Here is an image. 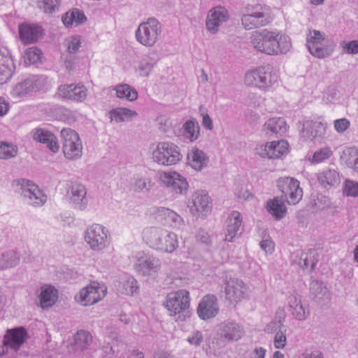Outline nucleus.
<instances>
[{
    "mask_svg": "<svg viewBox=\"0 0 358 358\" xmlns=\"http://www.w3.org/2000/svg\"><path fill=\"white\" fill-rule=\"evenodd\" d=\"M277 80L278 76L269 65L259 66L245 76V83L247 85L264 90L270 87Z\"/></svg>",
    "mask_w": 358,
    "mask_h": 358,
    "instance_id": "9",
    "label": "nucleus"
},
{
    "mask_svg": "<svg viewBox=\"0 0 358 358\" xmlns=\"http://www.w3.org/2000/svg\"><path fill=\"white\" fill-rule=\"evenodd\" d=\"M87 20V17L82 10L78 9H73L68 11L62 17V22L66 27L72 26L73 24L78 25Z\"/></svg>",
    "mask_w": 358,
    "mask_h": 358,
    "instance_id": "43",
    "label": "nucleus"
},
{
    "mask_svg": "<svg viewBox=\"0 0 358 358\" xmlns=\"http://www.w3.org/2000/svg\"><path fill=\"white\" fill-rule=\"evenodd\" d=\"M202 125L203 127H205L206 129L212 130L213 128V122L208 114L202 113Z\"/></svg>",
    "mask_w": 358,
    "mask_h": 358,
    "instance_id": "61",
    "label": "nucleus"
},
{
    "mask_svg": "<svg viewBox=\"0 0 358 358\" xmlns=\"http://www.w3.org/2000/svg\"><path fill=\"white\" fill-rule=\"evenodd\" d=\"M81 44L80 36H71L66 38L64 45L67 48L68 54H76L79 50Z\"/></svg>",
    "mask_w": 358,
    "mask_h": 358,
    "instance_id": "51",
    "label": "nucleus"
},
{
    "mask_svg": "<svg viewBox=\"0 0 358 358\" xmlns=\"http://www.w3.org/2000/svg\"><path fill=\"white\" fill-rule=\"evenodd\" d=\"M138 289L137 281L132 276L127 277L125 280L121 282L120 291L127 295H132L136 293Z\"/></svg>",
    "mask_w": 358,
    "mask_h": 358,
    "instance_id": "48",
    "label": "nucleus"
},
{
    "mask_svg": "<svg viewBox=\"0 0 358 358\" xmlns=\"http://www.w3.org/2000/svg\"><path fill=\"white\" fill-rule=\"evenodd\" d=\"M184 136L191 142L196 141L200 131V127L195 120H187L183 125Z\"/></svg>",
    "mask_w": 358,
    "mask_h": 358,
    "instance_id": "46",
    "label": "nucleus"
},
{
    "mask_svg": "<svg viewBox=\"0 0 358 358\" xmlns=\"http://www.w3.org/2000/svg\"><path fill=\"white\" fill-rule=\"evenodd\" d=\"M224 284L225 297L231 303H236L245 297L247 287L241 280L229 278L226 279Z\"/></svg>",
    "mask_w": 358,
    "mask_h": 358,
    "instance_id": "19",
    "label": "nucleus"
},
{
    "mask_svg": "<svg viewBox=\"0 0 358 358\" xmlns=\"http://www.w3.org/2000/svg\"><path fill=\"white\" fill-rule=\"evenodd\" d=\"M34 140L46 144L47 147L53 152H56L59 150L55 136L49 131L43 129H35L33 134Z\"/></svg>",
    "mask_w": 358,
    "mask_h": 358,
    "instance_id": "35",
    "label": "nucleus"
},
{
    "mask_svg": "<svg viewBox=\"0 0 358 358\" xmlns=\"http://www.w3.org/2000/svg\"><path fill=\"white\" fill-rule=\"evenodd\" d=\"M350 127V121L346 118H341L334 121V128L339 132L343 133Z\"/></svg>",
    "mask_w": 358,
    "mask_h": 358,
    "instance_id": "59",
    "label": "nucleus"
},
{
    "mask_svg": "<svg viewBox=\"0 0 358 358\" xmlns=\"http://www.w3.org/2000/svg\"><path fill=\"white\" fill-rule=\"evenodd\" d=\"M159 60L157 52L150 50L138 62L136 70L140 76L148 77L152 73Z\"/></svg>",
    "mask_w": 358,
    "mask_h": 358,
    "instance_id": "26",
    "label": "nucleus"
},
{
    "mask_svg": "<svg viewBox=\"0 0 358 358\" xmlns=\"http://www.w3.org/2000/svg\"><path fill=\"white\" fill-rule=\"evenodd\" d=\"M159 179L174 194H185L188 190L189 185L186 178L177 172H159Z\"/></svg>",
    "mask_w": 358,
    "mask_h": 358,
    "instance_id": "14",
    "label": "nucleus"
},
{
    "mask_svg": "<svg viewBox=\"0 0 358 358\" xmlns=\"http://www.w3.org/2000/svg\"><path fill=\"white\" fill-rule=\"evenodd\" d=\"M15 70L13 59L6 49H0V85L6 83Z\"/></svg>",
    "mask_w": 358,
    "mask_h": 358,
    "instance_id": "29",
    "label": "nucleus"
},
{
    "mask_svg": "<svg viewBox=\"0 0 358 358\" xmlns=\"http://www.w3.org/2000/svg\"><path fill=\"white\" fill-rule=\"evenodd\" d=\"M92 341V335L88 331L84 330L78 331L74 336L76 347L80 350L87 349Z\"/></svg>",
    "mask_w": 358,
    "mask_h": 358,
    "instance_id": "47",
    "label": "nucleus"
},
{
    "mask_svg": "<svg viewBox=\"0 0 358 358\" xmlns=\"http://www.w3.org/2000/svg\"><path fill=\"white\" fill-rule=\"evenodd\" d=\"M45 83L44 78L33 76L15 85L11 90L10 94L14 99H22L31 92L39 90L45 85Z\"/></svg>",
    "mask_w": 358,
    "mask_h": 358,
    "instance_id": "13",
    "label": "nucleus"
},
{
    "mask_svg": "<svg viewBox=\"0 0 358 358\" xmlns=\"http://www.w3.org/2000/svg\"><path fill=\"white\" fill-rule=\"evenodd\" d=\"M326 127V124L321 122L305 120L301 131V137L310 141L321 138L325 133Z\"/></svg>",
    "mask_w": 358,
    "mask_h": 358,
    "instance_id": "24",
    "label": "nucleus"
},
{
    "mask_svg": "<svg viewBox=\"0 0 358 358\" xmlns=\"http://www.w3.org/2000/svg\"><path fill=\"white\" fill-rule=\"evenodd\" d=\"M333 154L332 150L329 147H324L315 151L309 160L314 164L320 163L329 159Z\"/></svg>",
    "mask_w": 358,
    "mask_h": 358,
    "instance_id": "50",
    "label": "nucleus"
},
{
    "mask_svg": "<svg viewBox=\"0 0 358 358\" xmlns=\"http://www.w3.org/2000/svg\"><path fill=\"white\" fill-rule=\"evenodd\" d=\"M84 240L92 250L101 252L110 245V234L104 226L93 224L85 231Z\"/></svg>",
    "mask_w": 358,
    "mask_h": 358,
    "instance_id": "8",
    "label": "nucleus"
},
{
    "mask_svg": "<svg viewBox=\"0 0 358 358\" xmlns=\"http://www.w3.org/2000/svg\"><path fill=\"white\" fill-rule=\"evenodd\" d=\"M9 110V103L0 96V117L5 115Z\"/></svg>",
    "mask_w": 358,
    "mask_h": 358,
    "instance_id": "62",
    "label": "nucleus"
},
{
    "mask_svg": "<svg viewBox=\"0 0 358 358\" xmlns=\"http://www.w3.org/2000/svg\"><path fill=\"white\" fill-rule=\"evenodd\" d=\"M288 310L294 319L299 321L306 320L310 315L308 305L302 301L301 296L296 294H291L287 298Z\"/></svg>",
    "mask_w": 358,
    "mask_h": 358,
    "instance_id": "20",
    "label": "nucleus"
},
{
    "mask_svg": "<svg viewBox=\"0 0 358 358\" xmlns=\"http://www.w3.org/2000/svg\"><path fill=\"white\" fill-rule=\"evenodd\" d=\"M106 287L97 282L83 287L75 296V300L83 306H90L101 300L106 295Z\"/></svg>",
    "mask_w": 358,
    "mask_h": 358,
    "instance_id": "11",
    "label": "nucleus"
},
{
    "mask_svg": "<svg viewBox=\"0 0 358 358\" xmlns=\"http://www.w3.org/2000/svg\"><path fill=\"white\" fill-rule=\"evenodd\" d=\"M156 219L173 228H180L183 225V219L173 210L164 207L157 208Z\"/></svg>",
    "mask_w": 358,
    "mask_h": 358,
    "instance_id": "27",
    "label": "nucleus"
},
{
    "mask_svg": "<svg viewBox=\"0 0 358 358\" xmlns=\"http://www.w3.org/2000/svg\"><path fill=\"white\" fill-rule=\"evenodd\" d=\"M189 210L194 215L207 212L210 210V197L203 192H196L192 196V202L189 205Z\"/></svg>",
    "mask_w": 358,
    "mask_h": 358,
    "instance_id": "36",
    "label": "nucleus"
},
{
    "mask_svg": "<svg viewBox=\"0 0 358 358\" xmlns=\"http://www.w3.org/2000/svg\"><path fill=\"white\" fill-rule=\"evenodd\" d=\"M229 18V15L225 8L217 6L211 8L208 13L206 20L207 30L211 34H217L220 27L227 22Z\"/></svg>",
    "mask_w": 358,
    "mask_h": 358,
    "instance_id": "18",
    "label": "nucleus"
},
{
    "mask_svg": "<svg viewBox=\"0 0 358 358\" xmlns=\"http://www.w3.org/2000/svg\"><path fill=\"white\" fill-rule=\"evenodd\" d=\"M189 293L186 289H180L167 294L164 306L171 316L176 321H185L190 317Z\"/></svg>",
    "mask_w": 358,
    "mask_h": 358,
    "instance_id": "4",
    "label": "nucleus"
},
{
    "mask_svg": "<svg viewBox=\"0 0 358 358\" xmlns=\"http://www.w3.org/2000/svg\"><path fill=\"white\" fill-rule=\"evenodd\" d=\"M41 54V51L36 47L27 49L24 55L25 64L30 65L36 63L40 60Z\"/></svg>",
    "mask_w": 358,
    "mask_h": 358,
    "instance_id": "52",
    "label": "nucleus"
},
{
    "mask_svg": "<svg viewBox=\"0 0 358 358\" xmlns=\"http://www.w3.org/2000/svg\"><path fill=\"white\" fill-rule=\"evenodd\" d=\"M218 310L217 298L213 295H206L199 304L197 314L201 319L206 320L214 317Z\"/></svg>",
    "mask_w": 358,
    "mask_h": 358,
    "instance_id": "25",
    "label": "nucleus"
},
{
    "mask_svg": "<svg viewBox=\"0 0 358 358\" xmlns=\"http://www.w3.org/2000/svg\"><path fill=\"white\" fill-rule=\"evenodd\" d=\"M259 245L261 248L266 253H271L274 250L273 242L270 239L262 241Z\"/></svg>",
    "mask_w": 358,
    "mask_h": 358,
    "instance_id": "60",
    "label": "nucleus"
},
{
    "mask_svg": "<svg viewBox=\"0 0 358 358\" xmlns=\"http://www.w3.org/2000/svg\"><path fill=\"white\" fill-rule=\"evenodd\" d=\"M278 187L289 204L295 205L303 196L299 182L293 178H286L278 180Z\"/></svg>",
    "mask_w": 358,
    "mask_h": 358,
    "instance_id": "16",
    "label": "nucleus"
},
{
    "mask_svg": "<svg viewBox=\"0 0 358 358\" xmlns=\"http://www.w3.org/2000/svg\"><path fill=\"white\" fill-rule=\"evenodd\" d=\"M57 298V290L53 286L46 285L41 287L39 299L42 308L52 307L56 303Z\"/></svg>",
    "mask_w": 358,
    "mask_h": 358,
    "instance_id": "37",
    "label": "nucleus"
},
{
    "mask_svg": "<svg viewBox=\"0 0 358 358\" xmlns=\"http://www.w3.org/2000/svg\"><path fill=\"white\" fill-rule=\"evenodd\" d=\"M151 149L152 159L159 165H174L182 158L179 147L171 142H159L153 144Z\"/></svg>",
    "mask_w": 358,
    "mask_h": 358,
    "instance_id": "5",
    "label": "nucleus"
},
{
    "mask_svg": "<svg viewBox=\"0 0 358 358\" xmlns=\"http://www.w3.org/2000/svg\"><path fill=\"white\" fill-rule=\"evenodd\" d=\"M264 131L266 136H282L287 131V124L282 117H273L264 124Z\"/></svg>",
    "mask_w": 358,
    "mask_h": 358,
    "instance_id": "33",
    "label": "nucleus"
},
{
    "mask_svg": "<svg viewBox=\"0 0 358 358\" xmlns=\"http://www.w3.org/2000/svg\"><path fill=\"white\" fill-rule=\"evenodd\" d=\"M251 43L257 51L269 55L285 54L292 47L289 36L268 29L255 31L251 36Z\"/></svg>",
    "mask_w": 358,
    "mask_h": 358,
    "instance_id": "1",
    "label": "nucleus"
},
{
    "mask_svg": "<svg viewBox=\"0 0 358 358\" xmlns=\"http://www.w3.org/2000/svg\"><path fill=\"white\" fill-rule=\"evenodd\" d=\"M161 267L160 260L155 257H147L139 258L135 264L136 271L143 275H148L155 273Z\"/></svg>",
    "mask_w": 358,
    "mask_h": 358,
    "instance_id": "31",
    "label": "nucleus"
},
{
    "mask_svg": "<svg viewBox=\"0 0 358 358\" xmlns=\"http://www.w3.org/2000/svg\"><path fill=\"white\" fill-rule=\"evenodd\" d=\"M242 218L238 211H233L227 221L224 241L232 242L241 234Z\"/></svg>",
    "mask_w": 358,
    "mask_h": 358,
    "instance_id": "28",
    "label": "nucleus"
},
{
    "mask_svg": "<svg viewBox=\"0 0 358 358\" xmlns=\"http://www.w3.org/2000/svg\"><path fill=\"white\" fill-rule=\"evenodd\" d=\"M310 291L313 299L318 304L324 306L330 302V293L323 282L313 280L310 282Z\"/></svg>",
    "mask_w": 358,
    "mask_h": 358,
    "instance_id": "30",
    "label": "nucleus"
},
{
    "mask_svg": "<svg viewBox=\"0 0 358 358\" xmlns=\"http://www.w3.org/2000/svg\"><path fill=\"white\" fill-rule=\"evenodd\" d=\"M143 237L150 248L163 252L172 253L178 247L177 235L160 227L146 228Z\"/></svg>",
    "mask_w": 358,
    "mask_h": 358,
    "instance_id": "3",
    "label": "nucleus"
},
{
    "mask_svg": "<svg viewBox=\"0 0 358 358\" xmlns=\"http://www.w3.org/2000/svg\"><path fill=\"white\" fill-rule=\"evenodd\" d=\"M110 118L116 122L130 121L137 116V113L127 108H117L110 112Z\"/></svg>",
    "mask_w": 358,
    "mask_h": 358,
    "instance_id": "44",
    "label": "nucleus"
},
{
    "mask_svg": "<svg viewBox=\"0 0 358 358\" xmlns=\"http://www.w3.org/2000/svg\"><path fill=\"white\" fill-rule=\"evenodd\" d=\"M289 144L285 141H271L265 145H258L256 152L262 157L278 159L288 151Z\"/></svg>",
    "mask_w": 358,
    "mask_h": 358,
    "instance_id": "17",
    "label": "nucleus"
},
{
    "mask_svg": "<svg viewBox=\"0 0 358 358\" xmlns=\"http://www.w3.org/2000/svg\"><path fill=\"white\" fill-rule=\"evenodd\" d=\"M296 258L299 259H294V261L303 268L310 269V271L315 266L317 260L315 258V251L309 250L307 252L297 251L295 254Z\"/></svg>",
    "mask_w": 358,
    "mask_h": 358,
    "instance_id": "38",
    "label": "nucleus"
},
{
    "mask_svg": "<svg viewBox=\"0 0 358 358\" xmlns=\"http://www.w3.org/2000/svg\"><path fill=\"white\" fill-rule=\"evenodd\" d=\"M266 208L275 220H280L287 213V208L282 201L274 198L267 201Z\"/></svg>",
    "mask_w": 358,
    "mask_h": 358,
    "instance_id": "41",
    "label": "nucleus"
},
{
    "mask_svg": "<svg viewBox=\"0 0 358 358\" xmlns=\"http://www.w3.org/2000/svg\"><path fill=\"white\" fill-rule=\"evenodd\" d=\"M61 137L65 157L72 160L79 159L83 153V144L78 134L70 128H64L61 131Z\"/></svg>",
    "mask_w": 358,
    "mask_h": 358,
    "instance_id": "10",
    "label": "nucleus"
},
{
    "mask_svg": "<svg viewBox=\"0 0 358 358\" xmlns=\"http://www.w3.org/2000/svg\"><path fill=\"white\" fill-rule=\"evenodd\" d=\"M208 162L206 154L197 148H192L187 155L188 164L196 171H201L207 166Z\"/></svg>",
    "mask_w": 358,
    "mask_h": 358,
    "instance_id": "34",
    "label": "nucleus"
},
{
    "mask_svg": "<svg viewBox=\"0 0 358 358\" xmlns=\"http://www.w3.org/2000/svg\"><path fill=\"white\" fill-rule=\"evenodd\" d=\"M17 152V148L7 143L0 144V159H8L14 157Z\"/></svg>",
    "mask_w": 358,
    "mask_h": 358,
    "instance_id": "53",
    "label": "nucleus"
},
{
    "mask_svg": "<svg viewBox=\"0 0 358 358\" xmlns=\"http://www.w3.org/2000/svg\"><path fill=\"white\" fill-rule=\"evenodd\" d=\"M317 180L324 187H334L341 182L339 173L334 169L326 170L318 173Z\"/></svg>",
    "mask_w": 358,
    "mask_h": 358,
    "instance_id": "39",
    "label": "nucleus"
},
{
    "mask_svg": "<svg viewBox=\"0 0 358 358\" xmlns=\"http://www.w3.org/2000/svg\"><path fill=\"white\" fill-rule=\"evenodd\" d=\"M254 357L252 358H265L266 350L263 348H256L253 352Z\"/></svg>",
    "mask_w": 358,
    "mask_h": 358,
    "instance_id": "63",
    "label": "nucleus"
},
{
    "mask_svg": "<svg viewBox=\"0 0 358 358\" xmlns=\"http://www.w3.org/2000/svg\"><path fill=\"white\" fill-rule=\"evenodd\" d=\"M59 4V0H43L39 3V7L45 13H52L55 11Z\"/></svg>",
    "mask_w": 358,
    "mask_h": 358,
    "instance_id": "54",
    "label": "nucleus"
},
{
    "mask_svg": "<svg viewBox=\"0 0 358 358\" xmlns=\"http://www.w3.org/2000/svg\"><path fill=\"white\" fill-rule=\"evenodd\" d=\"M20 37L22 43L29 44L36 42L42 35L41 27L22 24L19 26Z\"/></svg>",
    "mask_w": 358,
    "mask_h": 358,
    "instance_id": "32",
    "label": "nucleus"
},
{
    "mask_svg": "<svg viewBox=\"0 0 358 358\" xmlns=\"http://www.w3.org/2000/svg\"><path fill=\"white\" fill-rule=\"evenodd\" d=\"M27 338V332L23 327L8 329L4 336L3 344L4 347L17 351Z\"/></svg>",
    "mask_w": 358,
    "mask_h": 358,
    "instance_id": "21",
    "label": "nucleus"
},
{
    "mask_svg": "<svg viewBox=\"0 0 358 358\" xmlns=\"http://www.w3.org/2000/svg\"><path fill=\"white\" fill-rule=\"evenodd\" d=\"M344 191L347 196H357L358 182L352 180H346Z\"/></svg>",
    "mask_w": 358,
    "mask_h": 358,
    "instance_id": "56",
    "label": "nucleus"
},
{
    "mask_svg": "<svg viewBox=\"0 0 358 358\" xmlns=\"http://www.w3.org/2000/svg\"><path fill=\"white\" fill-rule=\"evenodd\" d=\"M20 185L22 189L21 194L29 205L38 207L43 206L46 202V196L31 181L22 179L20 181Z\"/></svg>",
    "mask_w": 358,
    "mask_h": 358,
    "instance_id": "15",
    "label": "nucleus"
},
{
    "mask_svg": "<svg viewBox=\"0 0 358 358\" xmlns=\"http://www.w3.org/2000/svg\"><path fill=\"white\" fill-rule=\"evenodd\" d=\"M153 186L152 180L150 178L141 176H135L130 184L131 189L137 193L149 192Z\"/></svg>",
    "mask_w": 358,
    "mask_h": 358,
    "instance_id": "42",
    "label": "nucleus"
},
{
    "mask_svg": "<svg viewBox=\"0 0 358 358\" xmlns=\"http://www.w3.org/2000/svg\"><path fill=\"white\" fill-rule=\"evenodd\" d=\"M241 22L245 29L251 30L268 24L270 17L259 6H248L246 13L241 17Z\"/></svg>",
    "mask_w": 358,
    "mask_h": 358,
    "instance_id": "12",
    "label": "nucleus"
},
{
    "mask_svg": "<svg viewBox=\"0 0 358 358\" xmlns=\"http://www.w3.org/2000/svg\"><path fill=\"white\" fill-rule=\"evenodd\" d=\"M342 47L343 50L348 54L358 53V40H353L349 42L343 41Z\"/></svg>",
    "mask_w": 358,
    "mask_h": 358,
    "instance_id": "57",
    "label": "nucleus"
},
{
    "mask_svg": "<svg viewBox=\"0 0 358 358\" xmlns=\"http://www.w3.org/2000/svg\"><path fill=\"white\" fill-rule=\"evenodd\" d=\"M114 90H115L116 95L120 99H125L129 101H133L138 98L137 91L127 84L117 85L114 87Z\"/></svg>",
    "mask_w": 358,
    "mask_h": 358,
    "instance_id": "45",
    "label": "nucleus"
},
{
    "mask_svg": "<svg viewBox=\"0 0 358 358\" xmlns=\"http://www.w3.org/2000/svg\"><path fill=\"white\" fill-rule=\"evenodd\" d=\"M85 187L79 182H73L68 191V196L73 207L80 210H84L87 206Z\"/></svg>",
    "mask_w": 358,
    "mask_h": 358,
    "instance_id": "23",
    "label": "nucleus"
},
{
    "mask_svg": "<svg viewBox=\"0 0 358 358\" xmlns=\"http://www.w3.org/2000/svg\"><path fill=\"white\" fill-rule=\"evenodd\" d=\"M306 47L313 56L323 59L331 55L335 44L324 33L318 30H310L306 38Z\"/></svg>",
    "mask_w": 358,
    "mask_h": 358,
    "instance_id": "7",
    "label": "nucleus"
},
{
    "mask_svg": "<svg viewBox=\"0 0 358 358\" xmlns=\"http://www.w3.org/2000/svg\"><path fill=\"white\" fill-rule=\"evenodd\" d=\"M162 32V25L155 17H149L138 25L135 31L138 43L147 47H153L159 41Z\"/></svg>",
    "mask_w": 358,
    "mask_h": 358,
    "instance_id": "6",
    "label": "nucleus"
},
{
    "mask_svg": "<svg viewBox=\"0 0 358 358\" xmlns=\"http://www.w3.org/2000/svg\"><path fill=\"white\" fill-rule=\"evenodd\" d=\"M187 341L195 347L199 346L203 341V336L200 331H195L189 335Z\"/></svg>",
    "mask_w": 358,
    "mask_h": 358,
    "instance_id": "58",
    "label": "nucleus"
},
{
    "mask_svg": "<svg viewBox=\"0 0 358 358\" xmlns=\"http://www.w3.org/2000/svg\"><path fill=\"white\" fill-rule=\"evenodd\" d=\"M303 358H324V357L322 352L319 350H315L309 354H306Z\"/></svg>",
    "mask_w": 358,
    "mask_h": 358,
    "instance_id": "64",
    "label": "nucleus"
},
{
    "mask_svg": "<svg viewBox=\"0 0 358 358\" xmlns=\"http://www.w3.org/2000/svg\"><path fill=\"white\" fill-rule=\"evenodd\" d=\"M343 156L347 157L346 164L348 166L358 171V148H349L343 152Z\"/></svg>",
    "mask_w": 358,
    "mask_h": 358,
    "instance_id": "49",
    "label": "nucleus"
},
{
    "mask_svg": "<svg viewBox=\"0 0 358 358\" xmlns=\"http://www.w3.org/2000/svg\"><path fill=\"white\" fill-rule=\"evenodd\" d=\"M273 343L275 348L277 349H283L285 348L287 343L285 330L283 331L281 327H280L279 331L275 335Z\"/></svg>",
    "mask_w": 358,
    "mask_h": 358,
    "instance_id": "55",
    "label": "nucleus"
},
{
    "mask_svg": "<svg viewBox=\"0 0 358 358\" xmlns=\"http://www.w3.org/2000/svg\"><path fill=\"white\" fill-rule=\"evenodd\" d=\"M58 94L63 99L81 102L86 99L87 90L80 84L64 85L59 87Z\"/></svg>",
    "mask_w": 358,
    "mask_h": 358,
    "instance_id": "22",
    "label": "nucleus"
},
{
    "mask_svg": "<svg viewBox=\"0 0 358 358\" xmlns=\"http://www.w3.org/2000/svg\"><path fill=\"white\" fill-rule=\"evenodd\" d=\"M245 334L243 326L238 323L226 320L221 322L217 327V336L211 342L207 343L203 349L208 355H217L220 350L224 348L227 343L237 341Z\"/></svg>",
    "mask_w": 358,
    "mask_h": 358,
    "instance_id": "2",
    "label": "nucleus"
},
{
    "mask_svg": "<svg viewBox=\"0 0 358 358\" xmlns=\"http://www.w3.org/2000/svg\"><path fill=\"white\" fill-rule=\"evenodd\" d=\"M20 255L14 250H7L0 253V271L10 269L18 265Z\"/></svg>",
    "mask_w": 358,
    "mask_h": 358,
    "instance_id": "40",
    "label": "nucleus"
}]
</instances>
